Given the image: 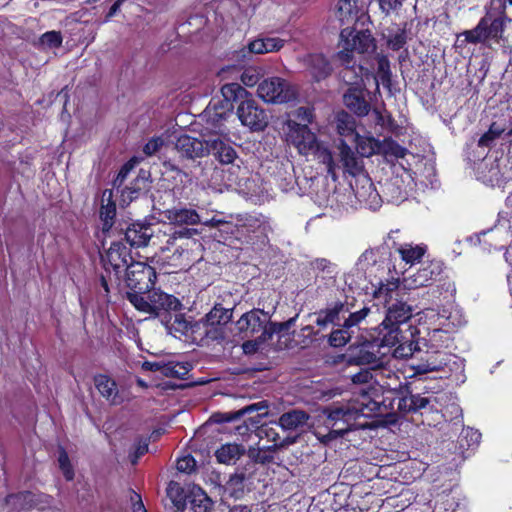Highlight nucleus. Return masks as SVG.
I'll return each instance as SVG.
<instances>
[{
  "mask_svg": "<svg viewBox=\"0 0 512 512\" xmlns=\"http://www.w3.org/2000/svg\"><path fill=\"white\" fill-rule=\"evenodd\" d=\"M373 296L382 301L386 315L382 323L371 330L369 342L378 349H390L397 342L400 326L413 316V307L408 303L409 293L400 288L398 281H392L381 283Z\"/></svg>",
  "mask_w": 512,
  "mask_h": 512,
  "instance_id": "nucleus-1",
  "label": "nucleus"
},
{
  "mask_svg": "<svg viewBox=\"0 0 512 512\" xmlns=\"http://www.w3.org/2000/svg\"><path fill=\"white\" fill-rule=\"evenodd\" d=\"M269 405L267 401L262 400L257 403L246 405L237 411L214 414V419L219 423H228L244 418L242 424L235 427V433L240 436L248 435L250 432H256L260 439H267L272 442L271 450H280L296 443L298 436H286L281 438L278 427L273 423L260 424L261 418L268 415Z\"/></svg>",
  "mask_w": 512,
  "mask_h": 512,
  "instance_id": "nucleus-2",
  "label": "nucleus"
},
{
  "mask_svg": "<svg viewBox=\"0 0 512 512\" xmlns=\"http://www.w3.org/2000/svg\"><path fill=\"white\" fill-rule=\"evenodd\" d=\"M382 393H374V397L363 395L362 406L377 415H389L394 412L405 416L407 414L421 413L431 410V397L413 393L407 382H399L397 386H381Z\"/></svg>",
  "mask_w": 512,
  "mask_h": 512,
  "instance_id": "nucleus-3",
  "label": "nucleus"
},
{
  "mask_svg": "<svg viewBox=\"0 0 512 512\" xmlns=\"http://www.w3.org/2000/svg\"><path fill=\"white\" fill-rule=\"evenodd\" d=\"M510 21L506 13V4L492 1L485 7L484 15L473 29L464 30L457 35V46L462 48L466 44H481L492 48L494 44H500L504 40L506 25Z\"/></svg>",
  "mask_w": 512,
  "mask_h": 512,
  "instance_id": "nucleus-4",
  "label": "nucleus"
},
{
  "mask_svg": "<svg viewBox=\"0 0 512 512\" xmlns=\"http://www.w3.org/2000/svg\"><path fill=\"white\" fill-rule=\"evenodd\" d=\"M285 139L288 144L293 145L299 154L307 156L313 154L319 164L326 168L327 175L334 181L338 179V165L334 159L332 151L318 141L314 132L309 126L301 124L296 120H287L285 122Z\"/></svg>",
  "mask_w": 512,
  "mask_h": 512,
  "instance_id": "nucleus-5",
  "label": "nucleus"
},
{
  "mask_svg": "<svg viewBox=\"0 0 512 512\" xmlns=\"http://www.w3.org/2000/svg\"><path fill=\"white\" fill-rule=\"evenodd\" d=\"M131 304L136 310L159 318L162 324L172 320V313L183 310V304L174 295L154 289L146 298L132 295Z\"/></svg>",
  "mask_w": 512,
  "mask_h": 512,
  "instance_id": "nucleus-6",
  "label": "nucleus"
},
{
  "mask_svg": "<svg viewBox=\"0 0 512 512\" xmlns=\"http://www.w3.org/2000/svg\"><path fill=\"white\" fill-rule=\"evenodd\" d=\"M125 271V283L129 289L126 299L130 303L133 294L138 298H146L145 295L155 289L157 273L154 267L144 262L132 261Z\"/></svg>",
  "mask_w": 512,
  "mask_h": 512,
  "instance_id": "nucleus-7",
  "label": "nucleus"
},
{
  "mask_svg": "<svg viewBox=\"0 0 512 512\" xmlns=\"http://www.w3.org/2000/svg\"><path fill=\"white\" fill-rule=\"evenodd\" d=\"M271 315L260 308L245 312L236 322V328L241 339L250 337H265L270 339L269 326Z\"/></svg>",
  "mask_w": 512,
  "mask_h": 512,
  "instance_id": "nucleus-8",
  "label": "nucleus"
},
{
  "mask_svg": "<svg viewBox=\"0 0 512 512\" xmlns=\"http://www.w3.org/2000/svg\"><path fill=\"white\" fill-rule=\"evenodd\" d=\"M258 96L267 103H287L296 99L295 89L283 78L271 77L258 84Z\"/></svg>",
  "mask_w": 512,
  "mask_h": 512,
  "instance_id": "nucleus-9",
  "label": "nucleus"
},
{
  "mask_svg": "<svg viewBox=\"0 0 512 512\" xmlns=\"http://www.w3.org/2000/svg\"><path fill=\"white\" fill-rule=\"evenodd\" d=\"M51 503V496L29 490L10 493L5 497V504L16 512L44 511L49 508Z\"/></svg>",
  "mask_w": 512,
  "mask_h": 512,
  "instance_id": "nucleus-10",
  "label": "nucleus"
},
{
  "mask_svg": "<svg viewBox=\"0 0 512 512\" xmlns=\"http://www.w3.org/2000/svg\"><path fill=\"white\" fill-rule=\"evenodd\" d=\"M232 318V310L216 304L202 319L201 323L205 329L207 339L218 341L223 340L224 327Z\"/></svg>",
  "mask_w": 512,
  "mask_h": 512,
  "instance_id": "nucleus-11",
  "label": "nucleus"
},
{
  "mask_svg": "<svg viewBox=\"0 0 512 512\" xmlns=\"http://www.w3.org/2000/svg\"><path fill=\"white\" fill-rule=\"evenodd\" d=\"M237 115L244 126L255 131L264 130L268 125L266 111L252 98L242 101L237 107Z\"/></svg>",
  "mask_w": 512,
  "mask_h": 512,
  "instance_id": "nucleus-12",
  "label": "nucleus"
},
{
  "mask_svg": "<svg viewBox=\"0 0 512 512\" xmlns=\"http://www.w3.org/2000/svg\"><path fill=\"white\" fill-rule=\"evenodd\" d=\"M132 261L130 249L122 241H114L103 258V266L108 273L112 269L116 280H119L122 270H126Z\"/></svg>",
  "mask_w": 512,
  "mask_h": 512,
  "instance_id": "nucleus-13",
  "label": "nucleus"
},
{
  "mask_svg": "<svg viewBox=\"0 0 512 512\" xmlns=\"http://www.w3.org/2000/svg\"><path fill=\"white\" fill-rule=\"evenodd\" d=\"M175 149L180 160H195L209 155L208 140L192 137L188 134L180 135L175 143Z\"/></svg>",
  "mask_w": 512,
  "mask_h": 512,
  "instance_id": "nucleus-14",
  "label": "nucleus"
},
{
  "mask_svg": "<svg viewBox=\"0 0 512 512\" xmlns=\"http://www.w3.org/2000/svg\"><path fill=\"white\" fill-rule=\"evenodd\" d=\"M419 330L415 326H409L405 332L399 330L397 342L393 347V355L399 359L413 357L415 353H421V338Z\"/></svg>",
  "mask_w": 512,
  "mask_h": 512,
  "instance_id": "nucleus-15",
  "label": "nucleus"
},
{
  "mask_svg": "<svg viewBox=\"0 0 512 512\" xmlns=\"http://www.w3.org/2000/svg\"><path fill=\"white\" fill-rule=\"evenodd\" d=\"M339 162L341 166L338 165V169H343L344 174H348L350 176L356 177L364 172V162L363 158L358 155V153L354 152L352 148L344 141L341 140L339 145ZM338 171H336L337 173Z\"/></svg>",
  "mask_w": 512,
  "mask_h": 512,
  "instance_id": "nucleus-16",
  "label": "nucleus"
},
{
  "mask_svg": "<svg viewBox=\"0 0 512 512\" xmlns=\"http://www.w3.org/2000/svg\"><path fill=\"white\" fill-rule=\"evenodd\" d=\"M124 240L130 247L140 248L149 244L154 234L152 223L136 221L129 224L124 230Z\"/></svg>",
  "mask_w": 512,
  "mask_h": 512,
  "instance_id": "nucleus-17",
  "label": "nucleus"
},
{
  "mask_svg": "<svg viewBox=\"0 0 512 512\" xmlns=\"http://www.w3.org/2000/svg\"><path fill=\"white\" fill-rule=\"evenodd\" d=\"M352 34L353 31H348V29H342L340 33L341 38L345 41L344 48L346 50L356 51L361 54L375 50V39L369 30L356 32L350 41L348 37Z\"/></svg>",
  "mask_w": 512,
  "mask_h": 512,
  "instance_id": "nucleus-18",
  "label": "nucleus"
},
{
  "mask_svg": "<svg viewBox=\"0 0 512 512\" xmlns=\"http://www.w3.org/2000/svg\"><path fill=\"white\" fill-rule=\"evenodd\" d=\"M346 107L356 116L364 117L371 109L370 102L366 99V90L361 87H349L343 96Z\"/></svg>",
  "mask_w": 512,
  "mask_h": 512,
  "instance_id": "nucleus-19",
  "label": "nucleus"
},
{
  "mask_svg": "<svg viewBox=\"0 0 512 512\" xmlns=\"http://www.w3.org/2000/svg\"><path fill=\"white\" fill-rule=\"evenodd\" d=\"M93 383L99 394L111 405H120L123 402L117 382L109 375L98 373L94 375Z\"/></svg>",
  "mask_w": 512,
  "mask_h": 512,
  "instance_id": "nucleus-20",
  "label": "nucleus"
},
{
  "mask_svg": "<svg viewBox=\"0 0 512 512\" xmlns=\"http://www.w3.org/2000/svg\"><path fill=\"white\" fill-rule=\"evenodd\" d=\"M305 63L307 71L315 82L326 79L333 70L330 61L321 53L309 54Z\"/></svg>",
  "mask_w": 512,
  "mask_h": 512,
  "instance_id": "nucleus-21",
  "label": "nucleus"
},
{
  "mask_svg": "<svg viewBox=\"0 0 512 512\" xmlns=\"http://www.w3.org/2000/svg\"><path fill=\"white\" fill-rule=\"evenodd\" d=\"M446 365V360L440 358V352L437 350L427 351L424 356L419 358V362L413 363L411 367L414 374L422 375L432 371H439Z\"/></svg>",
  "mask_w": 512,
  "mask_h": 512,
  "instance_id": "nucleus-22",
  "label": "nucleus"
},
{
  "mask_svg": "<svg viewBox=\"0 0 512 512\" xmlns=\"http://www.w3.org/2000/svg\"><path fill=\"white\" fill-rule=\"evenodd\" d=\"M209 154L221 164H232L237 158L236 150L219 137L208 139Z\"/></svg>",
  "mask_w": 512,
  "mask_h": 512,
  "instance_id": "nucleus-23",
  "label": "nucleus"
},
{
  "mask_svg": "<svg viewBox=\"0 0 512 512\" xmlns=\"http://www.w3.org/2000/svg\"><path fill=\"white\" fill-rule=\"evenodd\" d=\"M243 227L249 233H256L257 237L268 240V234L272 231L270 221L262 214H248L243 220Z\"/></svg>",
  "mask_w": 512,
  "mask_h": 512,
  "instance_id": "nucleus-24",
  "label": "nucleus"
},
{
  "mask_svg": "<svg viewBox=\"0 0 512 512\" xmlns=\"http://www.w3.org/2000/svg\"><path fill=\"white\" fill-rule=\"evenodd\" d=\"M358 0H339L335 15L341 26L355 23L359 19Z\"/></svg>",
  "mask_w": 512,
  "mask_h": 512,
  "instance_id": "nucleus-25",
  "label": "nucleus"
},
{
  "mask_svg": "<svg viewBox=\"0 0 512 512\" xmlns=\"http://www.w3.org/2000/svg\"><path fill=\"white\" fill-rule=\"evenodd\" d=\"M308 419L309 415L305 411L293 409L283 413L274 424L284 431H291L303 426Z\"/></svg>",
  "mask_w": 512,
  "mask_h": 512,
  "instance_id": "nucleus-26",
  "label": "nucleus"
},
{
  "mask_svg": "<svg viewBox=\"0 0 512 512\" xmlns=\"http://www.w3.org/2000/svg\"><path fill=\"white\" fill-rule=\"evenodd\" d=\"M104 197H107V203L100 208V219L102 221L103 233H109L112 230L116 217V203L113 200V191L111 189L104 190Z\"/></svg>",
  "mask_w": 512,
  "mask_h": 512,
  "instance_id": "nucleus-27",
  "label": "nucleus"
},
{
  "mask_svg": "<svg viewBox=\"0 0 512 512\" xmlns=\"http://www.w3.org/2000/svg\"><path fill=\"white\" fill-rule=\"evenodd\" d=\"M221 94L224 101L229 105L228 109H233L235 103H238L239 105L242 101L251 96L244 87L236 82L223 85L221 87Z\"/></svg>",
  "mask_w": 512,
  "mask_h": 512,
  "instance_id": "nucleus-28",
  "label": "nucleus"
},
{
  "mask_svg": "<svg viewBox=\"0 0 512 512\" xmlns=\"http://www.w3.org/2000/svg\"><path fill=\"white\" fill-rule=\"evenodd\" d=\"M167 218L178 225H197L201 222L200 215L195 209L173 208L166 211Z\"/></svg>",
  "mask_w": 512,
  "mask_h": 512,
  "instance_id": "nucleus-29",
  "label": "nucleus"
},
{
  "mask_svg": "<svg viewBox=\"0 0 512 512\" xmlns=\"http://www.w3.org/2000/svg\"><path fill=\"white\" fill-rule=\"evenodd\" d=\"M246 453L242 444L226 443L215 452L217 461L221 464H234L242 455Z\"/></svg>",
  "mask_w": 512,
  "mask_h": 512,
  "instance_id": "nucleus-30",
  "label": "nucleus"
},
{
  "mask_svg": "<svg viewBox=\"0 0 512 512\" xmlns=\"http://www.w3.org/2000/svg\"><path fill=\"white\" fill-rule=\"evenodd\" d=\"M285 44V40L278 37L255 39L248 44L249 52L264 54L279 51Z\"/></svg>",
  "mask_w": 512,
  "mask_h": 512,
  "instance_id": "nucleus-31",
  "label": "nucleus"
},
{
  "mask_svg": "<svg viewBox=\"0 0 512 512\" xmlns=\"http://www.w3.org/2000/svg\"><path fill=\"white\" fill-rule=\"evenodd\" d=\"M441 273L438 263L430 262L421 267L414 275L413 282L417 287L429 286Z\"/></svg>",
  "mask_w": 512,
  "mask_h": 512,
  "instance_id": "nucleus-32",
  "label": "nucleus"
},
{
  "mask_svg": "<svg viewBox=\"0 0 512 512\" xmlns=\"http://www.w3.org/2000/svg\"><path fill=\"white\" fill-rule=\"evenodd\" d=\"M146 179L144 177L135 178L129 186H125L121 190L120 195V204L122 206L129 205L132 201L138 199L140 195L143 193V189L145 188Z\"/></svg>",
  "mask_w": 512,
  "mask_h": 512,
  "instance_id": "nucleus-33",
  "label": "nucleus"
},
{
  "mask_svg": "<svg viewBox=\"0 0 512 512\" xmlns=\"http://www.w3.org/2000/svg\"><path fill=\"white\" fill-rule=\"evenodd\" d=\"M347 363L350 365H368L371 367L379 366V358L374 352L361 347L348 354Z\"/></svg>",
  "mask_w": 512,
  "mask_h": 512,
  "instance_id": "nucleus-34",
  "label": "nucleus"
},
{
  "mask_svg": "<svg viewBox=\"0 0 512 512\" xmlns=\"http://www.w3.org/2000/svg\"><path fill=\"white\" fill-rule=\"evenodd\" d=\"M355 142L357 153L362 158L381 153L382 143L374 137H362L359 134H356Z\"/></svg>",
  "mask_w": 512,
  "mask_h": 512,
  "instance_id": "nucleus-35",
  "label": "nucleus"
},
{
  "mask_svg": "<svg viewBox=\"0 0 512 512\" xmlns=\"http://www.w3.org/2000/svg\"><path fill=\"white\" fill-rule=\"evenodd\" d=\"M358 415V410L351 409L349 411V417H345L344 419H341L336 422H332L330 424H327L326 427L330 429L329 435L332 438H337L339 436H343L345 433L352 430V427L354 425V421L356 420Z\"/></svg>",
  "mask_w": 512,
  "mask_h": 512,
  "instance_id": "nucleus-36",
  "label": "nucleus"
},
{
  "mask_svg": "<svg viewBox=\"0 0 512 512\" xmlns=\"http://www.w3.org/2000/svg\"><path fill=\"white\" fill-rule=\"evenodd\" d=\"M336 128L339 135L344 137H356V121L352 115L346 111H341L336 115Z\"/></svg>",
  "mask_w": 512,
  "mask_h": 512,
  "instance_id": "nucleus-37",
  "label": "nucleus"
},
{
  "mask_svg": "<svg viewBox=\"0 0 512 512\" xmlns=\"http://www.w3.org/2000/svg\"><path fill=\"white\" fill-rule=\"evenodd\" d=\"M397 252L405 263L413 265L414 263L421 261L426 253V246H413L412 244L405 243L397 248Z\"/></svg>",
  "mask_w": 512,
  "mask_h": 512,
  "instance_id": "nucleus-38",
  "label": "nucleus"
},
{
  "mask_svg": "<svg viewBox=\"0 0 512 512\" xmlns=\"http://www.w3.org/2000/svg\"><path fill=\"white\" fill-rule=\"evenodd\" d=\"M344 308V303L337 301L332 307L321 309L317 313L316 324L319 327H326L328 324L334 323L338 319L340 312Z\"/></svg>",
  "mask_w": 512,
  "mask_h": 512,
  "instance_id": "nucleus-39",
  "label": "nucleus"
},
{
  "mask_svg": "<svg viewBox=\"0 0 512 512\" xmlns=\"http://www.w3.org/2000/svg\"><path fill=\"white\" fill-rule=\"evenodd\" d=\"M190 368L188 363H181L175 361H168L162 363L161 375L164 377L185 379L189 373Z\"/></svg>",
  "mask_w": 512,
  "mask_h": 512,
  "instance_id": "nucleus-40",
  "label": "nucleus"
},
{
  "mask_svg": "<svg viewBox=\"0 0 512 512\" xmlns=\"http://www.w3.org/2000/svg\"><path fill=\"white\" fill-rule=\"evenodd\" d=\"M190 509L193 512H213L214 502L206 492L199 489V492L192 494Z\"/></svg>",
  "mask_w": 512,
  "mask_h": 512,
  "instance_id": "nucleus-41",
  "label": "nucleus"
},
{
  "mask_svg": "<svg viewBox=\"0 0 512 512\" xmlns=\"http://www.w3.org/2000/svg\"><path fill=\"white\" fill-rule=\"evenodd\" d=\"M278 450H271L270 446L264 448H254L250 447L247 451V457L257 462V464L261 465H270V464H278L275 461V457L273 453Z\"/></svg>",
  "mask_w": 512,
  "mask_h": 512,
  "instance_id": "nucleus-42",
  "label": "nucleus"
},
{
  "mask_svg": "<svg viewBox=\"0 0 512 512\" xmlns=\"http://www.w3.org/2000/svg\"><path fill=\"white\" fill-rule=\"evenodd\" d=\"M377 78L384 87H391L392 73L390 69V61L386 55L377 56Z\"/></svg>",
  "mask_w": 512,
  "mask_h": 512,
  "instance_id": "nucleus-43",
  "label": "nucleus"
},
{
  "mask_svg": "<svg viewBox=\"0 0 512 512\" xmlns=\"http://www.w3.org/2000/svg\"><path fill=\"white\" fill-rule=\"evenodd\" d=\"M406 26L407 23H404L402 28H397L394 32L389 30L387 45L393 51H399L406 45L408 39Z\"/></svg>",
  "mask_w": 512,
  "mask_h": 512,
  "instance_id": "nucleus-44",
  "label": "nucleus"
},
{
  "mask_svg": "<svg viewBox=\"0 0 512 512\" xmlns=\"http://www.w3.org/2000/svg\"><path fill=\"white\" fill-rule=\"evenodd\" d=\"M58 464L65 480L72 481L75 477V471L67 451L62 446L58 449Z\"/></svg>",
  "mask_w": 512,
  "mask_h": 512,
  "instance_id": "nucleus-45",
  "label": "nucleus"
},
{
  "mask_svg": "<svg viewBox=\"0 0 512 512\" xmlns=\"http://www.w3.org/2000/svg\"><path fill=\"white\" fill-rule=\"evenodd\" d=\"M257 462H254L253 459L248 458L245 464H240L237 467V470L231 480L237 479L240 483L243 481L250 479L254 476L257 471Z\"/></svg>",
  "mask_w": 512,
  "mask_h": 512,
  "instance_id": "nucleus-46",
  "label": "nucleus"
},
{
  "mask_svg": "<svg viewBox=\"0 0 512 512\" xmlns=\"http://www.w3.org/2000/svg\"><path fill=\"white\" fill-rule=\"evenodd\" d=\"M166 328L175 330L176 332L185 334L191 327L190 322L185 318V314L181 311L172 313V320L164 324Z\"/></svg>",
  "mask_w": 512,
  "mask_h": 512,
  "instance_id": "nucleus-47",
  "label": "nucleus"
},
{
  "mask_svg": "<svg viewBox=\"0 0 512 512\" xmlns=\"http://www.w3.org/2000/svg\"><path fill=\"white\" fill-rule=\"evenodd\" d=\"M351 339V334L348 328L344 325L340 329L333 330L328 338V342L332 347L338 348L346 345Z\"/></svg>",
  "mask_w": 512,
  "mask_h": 512,
  "instance_id": "nucleus-48",
  "label": "nucleus"
},
{
  "mask_svg": "<svg viewBox=\"0 0 512 512\" xmlns=\"http://www.w3.org/2000/svg\"><path fill=\"white\" fill-rule=\"evenodd\" d=\"M291 116L293 118H289L288 120H296L301 124H312L315 118L314 109L308 106H300L294 111L291 112Z\"/></svg>",
  "mask_w": 512,
  "mask_h": 512,
  "instance_id": "nucleus-49",
  "label": "nucleus"
},
{
  "mask_svg": "<svg viewBox=\"0 0 512 512\" xmlns=\"http://www.w3.org/2000/svg\"><path fill=\"white\" fill-rule=\"evenodd\" d=\"M381 143V153L390 154L396 158H403L406 155V149L392 138L384 139Z\"/></svg>",
  "mask_w": 512,
  "mask_h": 512,
  "instance_id": "nucleus-50",
  "label": "nucleus"
},
{
  "mask_svg": "<svg viewBox=\"0 0 512 512\" xmlns=\"http://www.w3.org/2000/svg\"><path fill=\"white\" fill-rule=\"evenodd\" d=\"M404 512H433V507L430 500L414 496L413 501L407 504Z\"/></svg>",
  "mask_w": 512,
  "mask_h": 512,
  "instance_id": "nucleus-51",
  "label": "nucleus"
},
{
  "mask_svg": "<svg viewBox=\"0 0 512 512\" xmlns=\"http://www.w3.org/2000/svg\"><path fill=\"white\" fill-rule=\"evenodd\" d=\"M167 495L177 508L185 505L184 490L179 483L171 481L167 488Z\"/></svg>",
  "mask_w": 512,
  "mask_h": 512,
  "instance_id": "nucleus-52",
  "label": "nucleus"
},
{
  "mask_svg": "<svg viewBox=\"0 0 512 512\" xmlns=\"http://www.w3.org/2000/svg\"><path fill=\"white\" fill-rule=\"evenodd\" d=\"M414 493L410 490H403L399 495L387 498L388 504L394 508H400L401 512H404L407 504L412 502Z\"/></svg>",
  "mask_w": 512,
  "mask_h": 512,
  "instance_id": "nucleus-53",
  "label": "nucleus"
},
{
  "mask_svg": "<svg viewBox=\"0 0 512 512\" xmlns=\"http://www.w3.org/2000/svg\"><path fill=\"white\" fill-rule=\"evenodd\" d=\"M246 340L242 344V350L246 355H252L259 351L261 345L268 342L270 339H266L265 337H250L245 338Z\"/></svg>",
  "mask_w": 512,
  "mask_h": 512,
  "instance_id": "nucleus-54",
  "label": "nucleus"
},
{
  "mask_svg": "<svg viewBox=\"0 0 512 512\" xmlns=\"http://www.w3.org/2000/svg\"><path fill=\"white\" fill-rule=\"evenodd\" d=\"M62 35L59 31H48L40 37L42 45L48 48H58L62 45Z\"/></svg>",
  "mask_w": 512,
  "mask_h": 512,
  "instance_id": "nucleus-55",
  "label": "nucleus"
},
{
  "mask_svg": "<svg viewBox=\"0 0 512 512\" xmlns=\"http://www.w3.org/2000/svg\"><path fill=\"white\" fill-rule=\"evenodd\" d=\"M351 410L350 407H334V408H328L326 409L327 417L325 420V425L330 424L332 422L339 421L341 419H344L345 417H349V411Z\"/></svg>",
  "mask_w": 512,
  "mask_h": 512,
  "instance_id": "nucleus-56",
  "label": "nucleus"
},
{
  "mask_svg": "<svg viewBox=\"0 0 512 512\" xmlns=\"http://www.w3.org/2000/svg\"><path fill=\"white\" fill-rule=\"evenodd\" d=\"M164 145V140L161 136H154L149 139L142 148L145 156L150 157L155 155Z\"/></svg>",
  "mask_w": 512,
  "mask_h": 512,
  "instance_id": "nucleus-57",
  "label": "nucleus"
},
{
  "mask_svg": "<svg viewBox=\"0 0 512 512\" xmlns=\"http://www.w3.org/2000/svg\"><path fill=\"white\" fill-rule=\"evenodd\" d=\"M370 312L368 307H363L359 311L350 313L349 317L344 321L345 328H352L353 326L358 325Z\"/></svg>",
  "mask_w": 512,
  "mask_h": 512,
  "instance_id": "nucleus-58",
  "label": "nucleus"
},
{
  "mask_svg": "<svg viewBox=\"0 0 512 512\" xmlns=\"http://www.w3.org/2000/svg\"><path fill=\"white\" fill-rule=\"evenodd\" d=\"M176 468L180 472L191 473L196 468V460L192 455L188 454L177 460Z\"/></svg>",
  "mask_w": 512,
  "mask_h": 512,
  "instance_id": "nucleus-59",
  "label": "nucleus"
},
{
  "mask_svg": "<svg viewBox=\"0 0 512 512\" xmlns=\"http://www.w3.org/2000/svg\"><path fill=\"white\" fill-rule=\"evenodd\" d=\"M259 80V73L252 67L246 68L241 75V81L247 87H254Z\"/></svg>",
  "mask_w": 512,
  "mask_h": 512,
  "instance_id": "nucleus-60",
  "label": "nucleus"
},
{
  "mask_svg": "<svg viewBox=\"0 0 512 512\" xmlns=\"http://www.w3.org/2000/svg\"><path fill=\"white\" fill-rule=\"evenodd\" d=\"M294 323L295 317L280 323L273 322L270 320L269 332H267V334L270 333V340L272 339L274 334L280 333L282 331H288L294 325Z\"/></svg>",
  "mask_w": 512,
  "mask_h": 512,
  "instance_id": "nucleus-61",
  "label": "nucleus"
},
{
  "mask_svg": "<svg viewBox=\"0 0 512 512\" xmlns=\"http://www.w3.org/2000/svg\"><path fill=\"white\" fill-rule=\"evenodd\" d=\"M129 493L132 512H147L141 495L135 492L133 489H129Z\"/></svg>",
  "mask_w": 512,
  "mask_h": 512,
  "instance_id": "nucleus-62",
  "label": "nucleus"
},
{
  "mask_svg": "<svg viewBox=\"0 0 512 512\" xmlns=\"http://www.w3.org/2000/svg\"><path fill=\"white\" fill-rule=\"evenodd\" d=\"M148 445H149L148 440L143 439V438H139L135 442V444H134L135 450H134L133 458L131 459L132 463H136L140 457H142L143 455H145L148 452Z\"/></svg>",
  "mask_w": 512,
  "mask_h": 512,
  "instance_id": "nucleus-63",
  "label": "nucleus"
},
{
  "mask_svg": "<svg viewBox=\"0 0 512 512\" xmlns=\"http://www.w3.org/2000/svg\"><path fill=\"white\" fill-rule=\"evenodd\" d=\"M500 135V132L494 131L491 128L485 132L478 140L479 147H490L495 139Z\"/></svg>",
  "mask_w": 512,
  "mask_h": 512,
  "instance_id": "nucleus-64",
  "label": "nucleus"
}]
</instances>
